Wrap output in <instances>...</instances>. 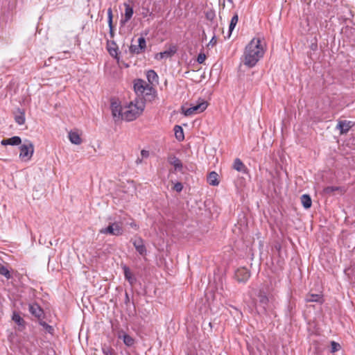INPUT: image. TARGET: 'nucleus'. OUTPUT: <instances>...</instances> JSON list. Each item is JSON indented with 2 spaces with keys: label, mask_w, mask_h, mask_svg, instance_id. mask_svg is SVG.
Listing matches in <instances>:
<instances>
[{
  "label": "nucleus",
  "mask_w": 355,
  "mask_h": 355,
  "mask_svg": "<svg viewBox=\"0 0 355 355\" xmlns=\"http://www.w3.org/2000/svg\"><path fill=\"white\" fill-rule=\"evenodd\" d=\"M259 38L252 39L246 46L244 51L243 63L248 67H253L264 54V49Z\"/></svg>",
  "instance_id": "1"
},
{
  "label": "nucleus",
  "mask_w": 355,
  "mask_h": 355,
  "mask_svg": "<svg viewBox=\"0 0 355 355\" xmlns=\"http://www.w3.org/2000/svg\"><path fill=\"white\" fill-rule=\"evenodd\" d=\"M145 103L143 99H135L123 107V120L132 121L143 112Z\"/></svg>",
  "instance_id": "2"
},
{
  "label": "nucleus",
  "mask_w": 355,
  "mask_h": 355,
  "mask_svg": "<svg viewBox=\"0 0 355 355\" xmlns=\"http://www.w3.org/2000/svg\"><path fill=\"white\" fill-rule=\"evenodd\" d=\"M19 157L24 161H28L31 159L34 153L33 144L26 140L20 147Z\"/></svg>",
  "instance_id": "3"
},
{
  "label": "nucleus",
  "mask_w": 355,
  "mask_h": 355,
  "mask_svg": "<svg viewBox=\"0 0 355 355\" xmlns=\"http://www.w3.org/2000/svg\"><path fill=\"white\" fill-rule=\"evenodd\" d=\"M99 232L103 234L120 236L123 234V230L121 223L114 222L110 223L107 227L101 229Z\"/></svg>",
  "instance_id": "4"
},
{
  "label": "nucleus",
  "mask_w": 355,
  "mask_h": 355,
  "mask_svg": "<svg viewBox=\"0 0 355 355\" xmlns=\"http://www.w3.org/2000/svg\"><path fill=\"white\" fill-rule=\"evenodd\" d=\"M208 103L204 99H199L196 104H191V107L184 111L185 116H190L197 113H201L206 110Z\"/></svg>",
  "instance_id": "5"
},
{
  "label": "nucleus",
  "mask_w": 355,
  "mask_h": 355,
  "mask_svg": "<svg viewBox=\"0 0 355 355\" xmlns=\"http://www.w3.org/2000/svg\"><path fill=\"white\" fill-rule=\"evenodd\" d=\"M146 47V42L144 37H140L137 40V44H132L130 46V51L134 54H139L144 52Z\"/></svg>",
  "instance_id": "6"
},
{
  "label": "nucleus",
  "mask_w": 355,
  "mask_h": 355,
  "mask_svg": "<svg viewBox=\"0 0 355 355\" xmlns=\"http://www.w3.org/2000/svg\"><path fill=\"white\" fill-rule=\"evenodd\" d=\"M110 108L112 117L115 121L121 119L123 120V107H122L119 103L116 101L112 102Z\"/></svg>",
  "instance_id": "7"
},
{
  "label": "nucleus",
  "mask_w": 355,
  "mask_h": 355,
  "mask_svg": "<svg viewBox=\"0 0 355 355\" xmlns=\"http://www.w3.org/2000/svg\"><path fill=\"white\" fill-rule=\"evenodd\" d=\"M132 244L135 248L137 252L140 255H146V248L144 245V241L141 237H137L132 241Z\"/></svg>",
  "instance_id": "8"
},
{
  "label": "nucleus",
  "mask_w": 355,
  "mask_h": 355,
  "mask_svg": "<svg viewBox=\"0 0 355 355\" xmlns=\"http://www.w3.org/2000/svg\"><path fill=\"white\" fill-rule=\"evenodd\" d=\"M117 337L119 339H122L123 341V343L127 347H132L135 343V339L132 336H130V335L126 334L123 330L119 331V332L117 334Z\"/></svg>",
  "instance_id": "9"
},
{
  "label": "nucleus",
  "mask_w": 355,
  "mask_h": 355,
  "mask_svg": "<svg viewBox=\"0 0 355 355\" xmlns=\"http://www.w3.org/2000/svg\"><path fill=\"white\" fill-rule=\"evenodd\" d=\"M354 125V123L350 121H339L336 128L340 130V134H346L350 128Z\"/></svg>",
  "instance_id": "10"
},
{
  "label": "nucleus",
  "mask_w": 355,
  "mask_h": 355,
  "mask_svg": "<svg viewBox=\"0 0 355 355\" xmlns=\"http://www.w3.org/2000/svg\"><path fill=\"white\" fill-rule=\"evenodd\" d=\"M148 85L146 81L141 79H137L134 83V89L137 96L144 94L146 86Z\"/></svg>",
  "instance_id": "11"
},
{
  "label": "nucleus",
  "mask_w": 355,
  "mask_h": 355,
  "mask_svg": "<svg viewBox=\"0 0 355 355\" xmlns=\"http://www.w3.org/2000/svg\"><path fill=\"white\" fill-rule=\"evenodd\" d=\"M177 49L175 46H171L168 50L160 52L155 55V59L162 60L172 57L176 53Z\"/></svg>",
  "instance_id": "12"
},
{
  "label": "nucleus",
  "mask_w": 355,
  "mask_h": 355,
  "mask_svg": "<svg viewBox=\"0 0 355 355\" xmlns=\"http://www.w3.org/2000/svg\"><path fill=\"white\" fill-rule=\"evenodd\" d=\"M29 312L37 318H41L44 315V311L42 308L36 303L29 304Z\"/></svg>",
  "instance_id": "13"
},
{
  "label": "nucleus",
  "mask_w": 355,
  "mask_h": 355,
  "mask_svg": "<svg viewBox=\"0 0 355 355\" xmlns=\"http://www.w3.org/2000/svg\"><path fill=\"white\" fill-rule=\"evenodd\" d=\"M250 276V272L245 268L238 269L236 272V279L240 282H244L247 281Z\"/></svg>",
  "instance_id": "14"
},
{
  "label": "nucleus",
  "mask_w": 355,
  "mask_h": 355,
  "mask_svg": "<svg viewBox=\"0 0 355 355\" xmlns=\"http://www.w3.org/2000/svg\"><path fill=\"white\" fill-rule=\"evenodd\" d=\"M122 268L123 270L125 279L129 282L130 286H133L137 281L135 277L134 276V275L132 273L130 268L127 266H123Z\"/></svg>",
  "instance_id": "15"
},
{
  "label": "nucleus",
  "mask_w": 355,
  "mask_h": 355,
  "mask_svg": "<svg viewBox=\"0 0 355 355\" xmlns=\"http://www.w3.org/2000/svg\"><path fill=\"white\" fill-rule=\"evenodd\" d=\"M233 168L239 172L246 173L248 171L247 167L239 158H236L234 161Z\"/></svg>",
  "instance_id": "16"
},
{
  "label": "nucleus",
  "mask_w": 355,
  "mask_h": 355,
  "mask_svg": "<svg viewBox=\"0 0 355 355\" xmlns=\"http://www.w3.org/2000/svg\"><path fill=\"white\" fill-rule=\"evenodd\" d=\"M154 89L150 84H148L144 90V94H141L140 96L146 100L150 101L154 97Z\"/></svg>",
  "instance_id": "17"
},
{
  "label": "nucleus",
  "mask_w": 355,
  "mask_h": 355,
  "mask_svg": "<svg viewBox=\"0 0 355 355\" xmlns=\"http://www.w3.org/2000/svg\"><path fill=\"white\" fill-rule=\"evenodd\" d=\"M146 78L150 85L158 83V76L154 70H148L146 73Z\"/></svg>",
  "instance_id": "18"
},
{
  "label": "nucleus",
  "mask_w": 355,
  "mask_h": 355,
  "mask_svg": "<svg viewBox=\"0 0 355 355\" xmlns=\"http://www.w3.org/2000/svg\"><path fill=\"white\" fill-rule=\"evenodd\" d=\"M218 175L215 171H211L207 176V182L210 185L218 186L219 181L218 180Z\"/></svg>",
  "instance_id": "19"
},
{
  "label": "nucleus",
  "mask_w": 355,
  "mask_h": 355,
  "mask_svg": "<svg viewBox=\"0 0 355 355\" xmlns=\"http://www.w3.org/2000/svg\"><path fill=\"white\" fill-rule=\"evenodd\" d=\"M258 297H259V304L263 306L264 311H266L268 306V303H269L268 297L263 292H260L259 293Z\"/></svg>",
  "instance_id": "20"
},
{
  "label": "nucleus",
  "mask_w": 355,
  "mask_h": 355,
  "mask_svg": "<svg viewBox=\"0 0 355 355\" xmlns=\"http://www.w3.org/2000/svg\"><path fill=\"white\" fill-rule=\"evenodd\" d=\"M107 51L111 56L116 58L118 55V47L115 42L107 43Z\"/></svg>",
  "instance_id": "21"
},
{
  "label": "nucleus",
  "mask_w": 355,
  "mask_h": 355,
  "mask_svg": "<svg viewBox=\"0 0 355 355\" xmlns=\"http://www.w3.org/2000/svg\"><path fill=\"white\" fill-rule=\"evenodd\" d=\"M125 7V17H124V22L128 21L132 17L133 15V8L127 3H124Z\"/></svg>",
  "instance_id": "22"
},
{
  "label": "nucleus",
  "mask_w": 355,
  "mask_h": 355,
  "mask_svg": "<svg viewBox=\"0 0 355 355\" xmlns=\"http://www.w3.org/2000/svg\"><path fill=\"white\" fill-rule=\"evenodd\" d=\"M69 139L72 144L76 145H79L82 142L80 135L76 132H70L69 133Z\"/></svg>",
  "instance_id": "23"
},
{
  "label": "nucleus",
  "mask_w": 355,
  "mask_h": 355,
  "mask_svg": "<svg viewBox=\"0 0 355 355\" xmlns=\"http://www.w3.org/2000/svg\"><path fill=\"white\" fill-rule=\"evenodd\" d=\"M175 137L179 141H183L184 139L183 129L181 126L176 125L174 127Z\"/></svg>",
  "instance_id": "24"
},
{
  "label": "nucleus",
  "mask_w": 355,
  "mask_h": 355,
  "mask_svg": "<svg viewBox=\"0 0 355 355\" xmlns=\"http://www.w3.org/2000/svg\"><path fill=\"white\" fill-rule=\"evenodd\" d=\"M301 202L305 209H309L311 207L312 201L311 197L307 194H303L301 196Z\"/></svg>",
  "instance_id": "25"
},
{
  "label": "nucleus",
  "mask_w": 355,
  "mask_h": 355,
  "mask_svg": "<svg viewBox=\"0 0 355 355\" xmlns=\"http://www.w3.org/2000/svg\"><path fill=\"white\" fill-rule=\"evenodd\" d=\"M169 162L175 167V170H181L182 168V164L178 157H173L171 158Z\"/></svg>",
  "instance_id": "26"
},
{
  "label": "nucleus",
  "mask_w": 355,
  "mask_h": 355,
  "mask_svg": "<svg viewBox=\"0 0 355 355\" xmlns=\"http://www.w3.org/2000/svg\"><path fill=\"white\" fill-rule=\"evenodd\" d=\"M239 20V16L237 13H235L234 16L232 17L230 26H229V32L230 34L232 32V31L234 29L237 22ZM230 35H229L230 36Z\"/></svg>",
  "instance_id": "27"
},
{
  "label": "nucleus",
  "mask_w": 355,
  "mask_h": 355,
  "mask_svg": "<svg viewBox=\"0 0 355 355\" xmlns=\"http://www.w3.org/2000/svg\"><path fill=\"white\" fill-rule=\"evenodd\" d=\"M322 297L320 295L318 294H309L306 297V302H321Z\"/></svg>",
  "instance_id": "28"
},
{
  "label": "nucleus",
  "mask_w": 355,
  "mask_h": 355,
  "mask_svg": "<svg viewBox=\"0 0 355 355\" xmlns=\"http://www.w3.org/2000/svg\"><path fill=\"white\" fill-rule=\"evenodd\" d=\"M0 275L4 276L7 279H10L12 275L10 270L4 266L0 264Z\"/></svg>",
  "instance_id": "29"
},
{
  "label": "nucleus",
  "mask_w": 355,
  "mask_h": 355,
  "mask_svg": "<svg viewBox=\"0 0 355 355\" xmlns=\"http://www.w3.org/2000/svg\"><path fill=\"white\" fill-rule=\"evenodd\" d=\"M107 18H108V24L110 27V33L111 35H113V28H112V10L111 8L107 9Z\"/></svg>",
  "instance_id": "30"
},
{
  "label": "nucleus",
  "mask_w": 355,
  "mask_h": 355,
  "mask_svg": "<svg viewBox=\"0 0 355 355\" xmlns=\"http://www.w3.org/2000/svg\"><path fill=\"white\" fill-rule=\"evenodd\" d=\"M15 122L19 125H23L25 123L24 112L19 111V114L15 115Z\"/></svg>",
  "instance_id": "31"
},
{
  "label": "nucleus",
  "mask_w": 355,
  "mask_h": 355,
  "mask_svg": "<svg viewBox=\"0 0 355 355\" xmlns=\"http://www.w3.org/2000/svg\"><path fill=\"white\" fill-rule=\"evenodd\" d=\"M12 319L18 325H23L24 324V319L16 312L13 313Z\"/></svg>",
  "instance_id": "32"
},
{
  "label": "nucleus",
  "mask_w": 355,
  "mask_h": 355,
  "mask_svg": "<svg viewBox=\"0 0 355 355\" xmlns=\"http://www.w3.org/2000/svg\"><path fill=\"white\" fill-rule=\"evenodd\" d=\"M102 352L104 355H116L112 347L105 345L102 347Z\"/></svg>",
  "instance_id": "33"
},
{
  "label": "nucleus",
  "mask_w": 355,
  "mask_h": 355,
  "mask_svg": "<svg viewBox=\"0 0 355 355\" xmlns=\"http://www.w3.org/2000/svg\"><path fill=\"white\" fill-rule=\"evenodd\" d=\"M10 144L12 146H17L19 145L21 142V139L18 136H14L11 138H9Z\"/></svg>",
  "instance_id": "34"
},
{
  "label": "nucleus",
  "mask_w": 355,
  "mask_h": 355,
  "mask_svg": "<svg viewBox=\"0 0 355 355\" xmlns=\"http://www.w3.org/2000/svg\"><path fill=\"white\" fill-rule=\"evenodd\" d=\"M331 352L332 353L338 351L340 348V345L338 343H336L335 341H331Z\"/></svg>",
  "instance_id": "35"
},
{
  "label": "nucleus",
  "mask_w": 355,
  "mask_h": 355,
  "mask_svg": "<svg viewBox=\"0 0 355 355\" xmlns=\"http://www.w3.org/2000/svg\"><path fill=\"white\" fill-rule=\"evenodd\" d=\"M40 324L42 325L49 333L53 334V328L51 325H49L45 322H40Z\"/></svg>",
  "instance_id": "36"
},
{
  "label": "nucleus",
  "mask_w": 355,
  "mask_h": 355,
  "mask_svg": "<svg viewBox=\"0 0 355 355\" xmlns=\"http://www.w3.org/2000/svg\"><path fill=\"white\" fill-rule=\"evenodd\" d=\"M206 59V55L205 53H200L198 55V58H197V62L199 63V64H202L205 60Z\"/></svg>",
  "instance_id": "37"
},
{
  "label": "nucleus",
  "mask_w": 355,
  "mask_h": 355,
  "mask_svg": "<svg viewBox=\"0 0 355 355\" xmlns=\"http://www.w3.org/2000/svg\"><path fill=\"white\" fill-rule=\"evenodd\" d=\"M183 189V186L180 182H177L173 187V189L178 192H180Z\"/></svg>",
  "instance_id": "38"
},
{
  "label": "nucleus",
  "mask_w": 355,
  "mask_h": 355,
  "mask_svg": "<svg viewBox=\"0 0 355 355\" xmlns=\"http://www.w3.org/2000/svg\"><path fill=\"white\" fill-rule=\"evenodd\" d=\"M338 190V187H326L324 189V191L326 193H332L334 192V191H336Z\"/></svg>",
  "instance_id": "39"
},
{
  "label": "nucleus",
  "mask_w": 355,
  "mask_h": 355,
  "mask_svg": "<svg viewBox=\"0 0 355 355\" xmlns=\"http://www.w3.org/2000/svg\"><path fill=\"white\" fill-rule=\"evenodd\" d=\"M141 155L142 158H147L149 156V151L146 150H142L141 151Z\"/></svg>",
  "instance_id": "40"
},
{
  "label": "nucleus",
  "mask_w": 355,
  "mask_h": 355,
  "mask_svg": "<svg viewBox=\"0 0 355 355\" xmlns=\"http://www.w3.org/2000/svg\"><path fill=\"white\" fill-rule=\"evenodd\" d=\"M129 225L135 230H137L139 228V226L134 220H132L131 223H130Z\"/></svg>",
  "instance_id": "41"
},
{
  "label": "nucleus",
  "mask_w": 355,
  "mask_h": 355,
  "mask_svg": "<svg viewBox=\"0 0 355 355\" xmlns=\"http://www.w3.org/2000/svg\"><path fill=\"white\" fill-rule=\"evenodd\" d=\"M1 144L3 145V146L10 145L9 139H3L1 141Z\"/></svg>",
  "instance_id": "42"
},
{
  "label": "nucleus",
  "mask_w": 355,
  "mask_h": 355,
  "mask_svg": "<svg viewBox=\"0 0 355 355\" xmlns=\"http://www.w3.org/2000/svg\"><path fill=\"white\" fill-rule=\"evenodd\" d=\"M142 157L141 158H137V160H136V164H139L142 162Z\"/></svg>",
  "instance_id": "43"
},
{
  "label": "nucleus",
  "mask_w": 355,
  "mask_h": 355,
  "mask_svg": "<svg viewBox=\"0 0 355 355\" xmlns=\"http://www.w3.org/2000/svg\"><path fill=\"white\" fill-rule=\"evenodd\" d=\"M125 299H127V300H129V297L127 293L125 294Z\"/></svg>",
  "instance_id": "44"
},
{
  "label": "nucleus",
  "mask_w": 355,
  "mask_h": 355,
  "mask_svg": "<svg viewBox=\"0 0 355 355\" xmlns=\"http://www.w3.org/2000/svg\"><path fill=\"white\" fill-rule=\"evenodd\" d=\"M214 42V37H213V38H211V42Z\"/></svg>",
  "instance_id": "45"
},
{
  "label": "nucleus",
  "mask_w": 355,
  "mask_h": 355,
  "mask_svg": "<svg viewBox=\"0 0 355 355\" xmlns=\"http://www.w3.org/2000/svg\"><path fill=\"white\" fill-rule=\"evenodd\" d=\"M214 42V37H213V38H211V42Z\"/></svg>",
  "instance_id": "46"
}]
</instances>
